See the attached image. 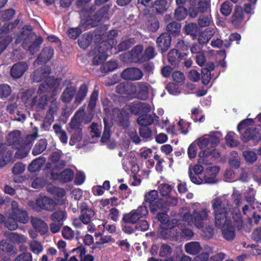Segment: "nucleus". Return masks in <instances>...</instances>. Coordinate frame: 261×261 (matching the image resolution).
Listing matches in <instances>:
<instances>
[{"instance_id":"36","label":"nucleus","mask_w":261,"mask_h":261,"mask_svg":"<svg viewBox=\"0 0 261 261\" xmlns=\"http://www.w3.org/2000/svg\"><path fill=\"white\" fill-rule=\"evenodd\" d=\"M77 252L79 254L80 261H94V257L91 255L86 254V249L84 246H80L77 249Z\"/></svg>"},{"instance_id":"11","label":"nucleus","mask_w":261,"mask_h":261,"mask_svg":"<svg viewBox=\"0 0 261 261\" xmlns=\"http://www.w3.org/2000/svg\"><path fill=\"white\" fill-rule=\"evenodd\" d=\"M28 69V65L24 62H18L11 67V76L15 79L21 77Z\"/></svg>"},{"instance_id":"47","label":"nucleus","mask_w":261,"mask_h":261,"mask_svg":"<svg viewBox=\"0 0 261 261\" xmlns=\"http://www.w3.org/2000/svg\"><path fill=\"white\" fill-rule=\"evenodd\" d=\"M18 221H16L13 218V217L10 215L9 216L7 219V220L5 222V226L10 230H16L18 227Z\"/></svg>"},{"instance_id":"6","label":"nucleus","mask_w":261,"mask_h":261,"mask_svg":"<svg viewBox=\"0 0 261 261\" xmlns=\"http://www.w3.org/2000/svg\"><path fill=\"white\" fill-rule=\"evenodd\" d=\"M12 213L11 215L18 222L26 224L29 221V216L27 213L19 208L18 203L15 201L11 202Z\"/></svg>"},{"instance_id":"57","label":"nucleus","mask_w":261,"mask_h":261,"mask_svg":"<svg viewBox=\"0 0 261 261\" xmlns=\"http://www.w3.org/2000/svg\"><path fill=\"white\" fill-rule=\"evenodd\" d=\"M144 61H146L154 57L155 53L154 48L152 46H149L144 51Z\"/></svg>"},{"instance_id":"25","label":"nucleus","mask_w":261,"mask_h":261,"mask_svg":"<svg viewBox=\"0 0 261 261\" xmlns=\"http://www.w3.org/2000/svg\"><path fill=\"white\" fill-rule=\"evenodd\" d=\"M76 88L73 86L67 87L62 92L61 99L65 103L69 102L76 93Z\"/></svg>"},{"instance_id":"12","label":"nucleus","mask_w":261,"mask_h":261,"mask_svg":"<svg viewBox=\"0 0 261 261\" xmlns=\"http://www.w3.org/2000/svg\"><path fill=\"white\" fill-rule=\"evenodd\" d=\"M112 114L114 119L118 121L121 126L124 128L128 127L129 125L128 113L115 108L113 110Z\"/></svg>"},{"instance_id":"59","label":"nucleus","mask_w":261,"mask_h":261,"mask_svg":"<svg viewBox=\"0 0 261 261\" xmlns=\"http://www.w3.org/2000/svg\"><path fill=\"white\" fill-rule=\"evenodd\" d=\"M225 139L227 145L230 147L236 146L238 145V141L236 139V135L234 133L232 132L228 133Z\"/></svg>"},{"instance_id":"22","label":"nucleus","mask_w":261,"mask_h":261,"mask_svg":"<svg viewBox=\"0 0 261 261\" xmlns=\"http://www.w3.org/2000/svg\"><path fill=\"white\" fill-rule=\"evenodd\" d=\"M219 169L217 166L212 167L205 171L204 181L205 183L213 184L217 181L216 177L219 172Z\"/></svg>"},{"instance_id":"38","label":"nucleus","mask_w":261,"mask_h":261,"mask_svg":"<svg viewBox=\"0 0 261 261\" xmlns=\"http://www.w3.org/2000/svg\"><path fill=\"white\" fill-rule=\"evenodd\" d=\"M180 25L176 22H173L168 24L167 26V31L168 34L172 35H177L180 31Z\"/></svg>"},{"instance_id":"8","label":"nucleus","mask_w":261,"mask_h":261,"mask_svg":"<svg viewBox=\"0 0 261 261\" xmlns=\"http://www.w3.org/2000/svg\"><path fill=\"white\" fill-rule=\"evenodd\" d=\"M51 175L53 179L66 183L71 181L73 179L74 172L70 169H66L60 173L54 171L51 173Z\"/></svg>"},{"instance_id":"37","label":"nucleus","mask_w":261,"mask_h":261,"mask_svg":"<svg viewBox=\"0 0 261 261\" xmlns=\"http://www.w3.org/2000/svg\"><path fill=\"white\" fill-rule=\"evenodd\" d=\"M213 36V33L209 30L206 29L202 32L199 35L198 41L200 45H203L208 42Z\"/></svg>"},{"instance_id":"56","label":"nucleus","mask_w":261,"mask_h":261,"mask_svg":"<svg viewBox=\"0 0 261 261\" xmlns=\"http://www.w3.org/2000/svg\"><path fill=\"white\" fill-rule=\"evenodd\" d=\"M167 3L164 0H160L156 1L154 4L153 7L157 12L162 13L165 11L166 9Z\"/></svg>"},{"instance_id":"51","label":"nucleus","mask_w":261,"mask_h":261,"mask_svg":"<svg viewBox=\"0 0 261 261\" xmlns=\"http://www.w3.org/2000/svg\"><path fill=\"white\" fill-rule=\"evenodd\" d=\"M73 117L81 122L82 124L83 123L86 124L90 121V120L89 121H85V112L84 108H81L77 110Z\"/></svg>"},{"instance_id":"26","label":"nucleus","mask_w":261,"mask_h":261,"mask_svg":"<svg viewBox=\"0 0 261 261\" xmlns=\"http://www.w3.org/2000/svg\"><path fill=\"white\" fill-rule=\"evenodd\" d=\"M181 231H176L175 237V240H181L182 239L189 240L191 239L194 236V232L193 231L188 228H181Z\"/></svg>"},{"instance_id":"3","label":"nucleus","mask_w":261,"mask_h":261,"mask_svg":"<svg viewBox=\"0 0 261 261\" xmlns=\"http://www.w3.org/2000/svg\"><path fill=\"white\" fill-rule=\"evenodd\" d=\"M23 32L20 36H17L15 39V43L19 44L23 40L22 44L23 47L30 51L32 54H34L38 50L39 45L42 43L43 40L41 37H39L33 43H32L30 41L31 36L29 34L32 30L31 27L26 26L23 28Z\"/></svg>"},{"instance_id":"43","label":"nucleus","mask_w":261,"mask_h":261,"mask_svg":"<svg viewBox=\"0 0 261 261\" xmlns=\"http://www.w3.org/2000/svg\"><path fill=\"white\" fill-rule=\"evenodd\" d=\"M111 242H114V240L111 236H102L95 243L94 248L100 247L101 245Z\"/></svg>"},{"instance_id":"52","label":"nucleus","mask_w":261,"mask_h":261,"mask_svg":"<svg viewBox=\"0 0 261 261\" xmlns=\"http://www.w3.org/2000/svg\"><path fill=\"white\" fill-rule=\"evenodd\" d=\"M211 15H201L198 18V24L201 27H205L210 25L212 22Z\"/></svg>"},{"instance_id":"45","label":"nucleus","mask_w":261,"mask_h":261,"mask_svg":"<svg viewBox=\"0 0 261 261\" xmlns=\"http://www.w3.org/2000/svg\"><path fill=\"white\" fill-rule=\"evenodd\" d=\"M10 86L6 84H0V98H5L8 97L11 93Z\"/></svg>"},{"instance_id":"33","label":"nucleus","mask_w":261,"mask_h":261,"mask_svg":"<svg viewBox=\"0 0 261 261\" xmlns=\"http://www.w3.org/2000/svg\"><path fill=\"white\" fill-rule=\"evenodd\" d=\"M16 148L17 150L15 153V156L17 159H22L25 157L30 150V145L19 144V145L16 146Z\"/></svg>"},{"instance_id":"35","label":"nucleus","mask_w":261,"mask_h":261,"mask_svg":"<svg viewBox=\"0 0 261 261\" xmlns=\"http://www.w3.org/2000/svg\"><path fill=\"white\" fill-rule=\"evenodd\" d=\"M29 245L30 250L34 254H39L43 250L42 245L39 242L36 240L30 241Z\"/></svg>"},{"instance_id":"28","label":"nucleus","mask_w":261,"mask_h":261,"mask_svg":"<svg viewBox=\"0 0 261 261\" xmlns=\"http://www.w3.org/2000/svg\"><path fill=\"white\" fill-rule=\"evenodd\" d=\"M46 160L44 158L39 157L34 160L28 167V169L30 172H34L40 170L44 165Z\"/></svg>"},{"instance_id":"32","label":"nucleus","mask_w":261,"mask_h":261,"mask_svg":"<svg viewBox=\"0 0 261 261\" xmlns=\"http://www.w3.org/2000/svg\"><path fill=\"white\" fill-rule=\"evenodd\" d=\"M181 54L176 49H172L168 53L169 62L172 65H176L181 59Z\"/></svg>"},{"instance_id":"17","label":"nucleus","mask_w":261,"mask_h":261,"mask_svg":"<svg viewBox=\"0 0 261 261\" xmlns=\"http://www.w3.org/2000/svg\"><path fill=\"white\" fill-rule=\"evenodd\" d=\"M47 98L46 95L34 97L31 102V107L37 111L44 109L47 103Z\"/></svg>"},{"instance_id":"4","label":"nucleus","mask_w":261,"mask_h":261,"mask_svg":"<svg viewBox=\"0 0 261 261\" xmlns=\"http://www.w3.org/2000/svg\"><path fill=\"white\" fill-rule=\"evenodd\" d=\"M148 214L146 206H140L137 209L131 211L129 213L124 215L123 220L126 223L135 224L141 218L145 217Z\"/></svg>"},{"instance_id":"42","label":"nucleus","mask_w":261,"mask_h":261,"mask_svg":"<svg viewBox=\"0 0 261 261\" xmlns=\"http://www.w3.org/2000/svg\"><path fill=\"white\" fill-rule=\"evenodd\" d=\"M184 30L187 34L195 37L198 31V28L196 23H190L184 27Z\"/></svg>"},{"instance_id":"13","label":"nucleus","mask_w":261,"mask_h":261,"mask_svg":"<svg viewBox=\"0 0 261 261\" xmlns=\"http://www.w3.org/2000/svg\"><path fill=\"white\" fill-rule=\"evenodd\" d=\"M36 203L41 208L50 212L57 205V203L53 199L46 196L38 198L36 200Z\"/></svg>"},{"instance_id":"14","label":"nucleus","mask_w":261,"mask_h":261,"mask_svg":"<svg viewBox=\"0 0 261 261\" xmlns=\"http://www.w3.org/2000/svg\"><path fill=\"white\" fill-rule=\"evenodd\" d=\"M50 69L46 65L40 68L36 69L32 74V78L34 82H40L47 78L50 74Z\"/></svg>"},{"instance_id":"60","label":"nucleus","mask_w":261,"mask_h":261,"mask_svg":"<svg viewBox=\"0 0 261 261\" xmlns=\"http://www.w3.org/2000/svg\"><path fill=\"white\" fill-rule=\"evenodd\" d=\"M128 135L132 141L135 144H139L141 142V139L138 136L137 131L134 128H130L128 132Z\"/></svg>"},{"instance_id":"2","label":"nucleus","mask_w":261,"mask_h":261,"mask_svg":"<svg viewBox=\"0 0 261 261\" xmlns=\"http://www.w3.org/2000/svg\"><path fill=\"white\" fill-rule=\"evenodd\" d=\"M184 212L182 217V221L189 225H194L198 228H202L204 226V222L208 221L211 219L210 211L207 208H194L192 213L186 211L187 208L181 209Z\"/></svg>"},{"instance_id":"44","label":"nucleus","mask_w":261,"mask_h":261,"mask_svg":"<svg viewBox=\"0 0 261 261\" xmlns=\"http://www.w3.org/2000/svg\"><path fill=\"white\" fill-rule=\"evenodd\" d=\"M35 91L33 89H29L23 92L22 95V101L28 106L31 107V102L33 97Z\"/></svg>"},{"instance_id":"5","label":"nucleus","mask_w":261,"mask_h":261,"mask_svg":"<svg viewBox=\"0 0 261 261\" xmlns=\"http://www.w3.org/2000/svg\"><path fill=\"white\" fill-rule=\"evenodd\" d=\"M176 226H177L178 227H179L178 221L176 219L171 220V221L168 222V224L160 225L159 230L160 236L165 239L172 237L174 240H175L174 236L176 231H177V229H176Z\"/></svg>"},{"instance_id":"27","label":"nucleus","mask_w":261,"mask_h":261,"mask_svg":"<svg viewBox=\"0 0 261 261\" xmlns=\"http://www.w3.org/2000/svg\"><path fill=\"white\" fill-rule=\"evenodd\" d=\"M155 118V115L145 114L140 116L137 121L139 125L142 126H146L152 124Z\"/></svg>"},{"instance_id":"30","label":"nucleus","mask_w":261,"mask_h":261,"mask_svg":"<svg viewBox=\"0 0 261 261\" xmlns=\"http://www.w3.org/2000/svg\"><path fill=\"white\" fill-rule=\"evenodd\" d=\"M88 92V87L85 85H82L76 94L74 102L75 105H80L85 99Z\"/></svg>"},{"instance_id":"53","label":"nucleus","mask_w":261,"mask_h":261,"mask_svg":"<svg viewBox=\"0 0 261 261\" xmlns=\"http://www.w3.org/2000/svg\"><path fill=\"white\" fill-rule=\"evenodd\" d=\"M0 250L5 253H11L14 251L15 247L6 241L3 240L0 245Z\"/></svg>"},{"instance_id":"64","label":"nucleus","mask_w":261,"mask_h":261,"mask_svg":"<svg viewBox=\"0 0 261 261\" xmlns=\"http://www.w3.org/2000/svg\"><path fill=\"white\" fill-rule=\"evenodd\" d=\"M160 192L162 196H168L172 190V187L167 184H162L159 186Z\"/></svg>"},{"instance_id":"46","label":"nucleus","mask_w":261,"mask_h":261,"mask_svg":"<svg viewBox=\"0 0 261 261\" xmlns=\"http://www.w3.org/2000/svg\"><path fill=\"white\" fill-rule=\"evenodd\" d=\"M12 261H33V255L30 252L24 251L17 255Z\"/></svg>"},{"instance_id":"48","label":"nucleus","mask_w":261,"mask_h":261,"mask_svg":"<svg viewBox=\"0 0 261 261\" xmlns=\"http://www.w3.org/2000/svg\"><path fill=\"white\" fill-rule=\"evenodd\" d=\"M103 122L105 123V128L103 132L101 141L102 142H106L110 137V127L111 125L108 124L105 118L103 119Z\"/></svg>"},{"instance_id":"23","label":"nucleus","mask_w":261,"mask_h":261,"mask_svg":"<svg viewBox=\"0 0 261 261\" xmlns=\"http://www.w3.org/2000/svg\"><path fill=\"white\" fill-rule=\"evenodd\" d=\"M53 55V48L49 46L46 47L42 49L37 60L35 61L34 64H36L39 61L46 62L51 59Z\"/></svg>"},{"instance_id":"9","label":"nucleus","mask_w":261,"mask_h":261,"mask_svg":"<svg viewBox=\"0 0 261 261\" xmlns=\"http://www.w3.org/2000/svg\"><path fill=\"white\" fill-rule=\"evenodd\" d=\"M143 75L142 71L137 68H130L124 70L121 73L123 79L127 80L137 81Z\"/></svg>"},{"instance_id":"55","label":"nucleus","mask_w":261,"mask_h":261,"mask_svg":"<svg viewBox=\"0 0 261 261\" xmlns=\"http://www.w3.org/2000/svg\"><path fill=\"white\" fill-rule=\"evenodd\" d=\"M173 80L179 84H182L185 80L184 73L179 71H175L172 74Z\"/></svg>"},{"instance_id":"49","label":"nucleus","mask_w":261,"mask_h":261,"mask_svg":"<svg viewBox=\"0 0 261 261\" xmlns=\"http://www.w3.org/2000/svg\"><path fill=\"white\" fill-rule=\"evenodd\" d=\"M243 156L246 162L252 163L257 160V155L254 151L246 150L243 152Z\"/></svg>"},{"instance_id":"15","label":"nucleus","mask_w":261,"mask_h":261,"mask_svg":"<svg viewBox=\"0 0 261 261\" xmlns=\"http://www.w3.org/2000/svg\"><path fill=\"white\" fill-rule=\"evenodd\" d=\"M244 15L242 8L239 5L236 6L234 12L231 17V22L236 27L240 26L244 20Z\"/></svg>"},{"instance_id":"31","label":"nucleus","mask_w":261,"mask_h":261,"mask_svg":"<svg viewBox=\"0 0 261 261\" xmlns=\"http://www.w3.org/2000/svg\"><path fill=\"white\" fill-rule=\"evenodd\" d=\"M20 132L18 130L10 133L7 136V142L9 145L17 146L19 145Z\"/></svg>"},{"instance_id":"20","label":"nucleus","mask_w":261,"mask_h":261,"mask_svg":"<svg viewBox=\"0 0 261 261\" xmlns=\"http://www.w3.org/2000/svg\"><path fill=\"white\" fill-rule=\"evenodd\" d=\"M94 215L95 212L92 208L85 205L82 206L80 219L84 224H89Z\"/></svg>"},{"instance_id":"63","label":"nucleus","mask_w":261,"mask_h":261,"mask_svg":"<svg viewBox=\"0 0 261 261\" xmlns=\"http://www.w3.org/2000/svg\"><path fill=\"white\" fill-rule=\"evenodd\" d=\"M62 233L63 238L67 240H71L74 236L73 231L68 226L63 227Z\"/></svg>"},{"instance_id":"62","label":"nucleus","mask_w":261,"mask_h":261,"mask_svg":"<svg viewBox=\"0 0 261 261\" xmlns=\"http://www.w3.org/2000/svg\"><path fill=\"white\" fill-rule=\"evenodd\" d=\"M117 67V63L115 61H111L106 63L102 65V71L107 72L112 71L116 69Z\"/></svg>"},{"instance_id":"34","label":"nucleus","mask_w":261,"mask_h":261,"mask_svg":"<svg viewBox=\"0 0 261 261\" xmlns=\"http://www.w3.org/2000/svg\"><path fill=\"white\" fill-rule=\"evenodd\" d=\"M47 141L45 139H41L35 145L32 153L37 155L42 152L46 148Z\"/></svg>"},{"instance_id":"29","label":"nucleus","mask_w":261,"mask_h":261,"mask_svg":"<svg viewBox=\"0 0 261 261\" xmlns=\"http://www.w3.org/2000/svg\"><path fill=\"white\" fill-rule=\"evenodd\" d=\"M185 248L186 252L191 255L196 254L201 250L200 244L197 242H191L186 244Z\"/></svg>"},{"instance_id":"7","label":"nucleus","mask_w":261,"mask_h":261,"mask_svg":"<svg viewBox=\"0 0 261 261\" xmlns=\"http://www.w3.org/2000/svg\"><path fill=\"white\" fill-rule=\"evenodd\" d=\"M131 90L137 94L138 97L142 100H146L149 97L150 86L149 84L143 83H137L136 85L130 86Z\"/></svg>"},{"instance_id":"58","label":"nucleus","mask_w":261,"mask_h":261,"mask_svg":"<svg viewBox=\"0 0 261 261\" xmlns=\"http://www.w3.org/2000/svg\"><path fill=\"white\" fill-rule=\"evenodd\" d=\"M174 15L176 19L182 20L187 16V11L184 7L179 6V7L175 11Z\"/></svg>"},{"instance_id":"24","label":"nucleus","mask_w":261,"mask_h":261,"mask_svg":"<svg viewBox=\"0 0 261 261\" xmlns=\"http://www.w3.org/2000/svg\"><path fill=\"white\" fill-rule=\"evenodd\" d=\"M145 201L149 203L152 211H156L153 208L154 205H157L158 202V192L156 190H152L145 195Z\"/></svg>"},{"instance_id":"18","label":"nucleus","mask_w":261,"mask_h":261,"mask_svg":"<svg viewBox=\"0 0 261 261\" xmlns=\"http://www.w3.org/2000/svg\"><path fill=\"white\" fill-rule=\"evenodd\" d=\"M130 60L134 62H144L143 47L139 45L134 47L129 53Z\"/></svg>"},{"instance_id":"1","label":"nucleus","mask_w":261,"mask_h":261,"mask_svg":"<svg viewBox=\"0 0 261 261\" xmlns=\"http://www.w3.org/2000/svg\"><path fill=\"white\" fill-rule=\"evenodd\" d=\"M212 207L216 226L222 228V235L226 240H232L236 236L234 228L227 220V217L231 212L230 198L224 195L215 198L212 202Z\"/></svg>"},{"instance_id":"54","label":"nucleus","mask_w":261,"mask_h":261,"mask_svg":"<svg viewBox=\"0 0 261 261\" xmlns=\"http://www.w3.org/2000/svg\"><path fill=\"white\" fill-rule=\"evenodd\" d=\"M232 6L228 2H225L221 4V13L224 16L229 15L232 11Z\"/></svg>"},{"instance_id":"21","label":"nucleus","mask_w":261,"mask_h":261,"mask_svg":"<svg viewBox=\"0 0 261 261\" xmlns=\"http://www.w3.org/2000/svg\"><path fill=\"white\" fill-rule=\"evenodd\" d=\"M158 47L163 51L167 50L171 44V37L167 33L161 34L156 40Z\"/></svg>"},{"instance_id":"61","label":"nucleus","mask_w":261,"mask_h":261,"mask_svg":"<svg viewBox=\"0 0 261 261\" xmlns=\"http://www.w3.org/2000/svg\"><path fill=\"white\" fill-rule=\"evenodd\" d=\"M172 249L167 244H163L160 248L159 255L161 257H165L171 254Z\"/></svg>"},{"instance_id":"41","label":"nucleus","mask_w":261,"mask_h":261,"mask_svg":"<svg viewBox=\"0 0 261 261\" xmlns=\"http://www.w3.org/2000/svg\"><path fill=\"white\" fill-rule=\"evenodd\" d=\"M57 98V96L56 94H52L50 96V100L51 103L47 111V112L54 115L57 113L59 107V103L56 101Z\"/></svg>"},{"instance_id":"40","label":"nucleus","mask_w":261,"mask_h":261,"mask_svg":"<svg viewBox=\"0 0 261 261\" xmlns=\"http://www.w3.org/2000/svg\"><path fill=\"white\" fill-rule=\"evenodd\" d=\"M66 218V213L61 210H57L50 215V219L54 222H60L63 221Z\"/></svg>"},{"instance_id":"16","label":"nucleus","mask_w":261,"mask_h":261,"mask_svg":"<svg viewBox=\"0 0 261 261\" xmlns=\"http://www.w3.org/2000/svg\"><path fill=\"white\" fill-rule=\"evenodd\" d=\"M104 44L102 43L100 46L95 48L93 51V64L95 65H99L102 63L107 58L108 55L103 49H100L103 46Z\"/></svg>"},{"instance_id":"39","label":"nucleus","mask_w":261,"mask_h":261,"mask_svg":"<svg viewBox=\"0 0 261 261\" xmlns=\"http://www.w3.org/2000/svg\"><path fill=\"white\" fill-rule=\"evenodd\" d=\"M83 134L82 129H78V130H74L72 133L69 141V144L73 146L80 143L82 140Z\"/></svg>"},{"instance_id":"50","label":"nucleus","mask_w":261,"mask_h":261,"mask_svg":"<svg viewBox=\"0 0 261 261\" xmlns=\"http://www.w3.org/2000/svg\"><path fill=\"white\" fill-rule=\"evenodd\" d=\"M196 143L201 149L211 148L207 136H204L199 138L196 140Z\"/></svg>"},{"instance_id":"19","label":"nucleus","mask_w":261,"mask_h":261,"mask_svg":"<svg viewBox=\"0 0 261 261\" xmlns=\"http://www.w3.org/2000/svg\"><path fill=\"white\" fill-rule=\"evenodd\" d=\"M31 222L35 230L41 234H44L47 232L48 226L42 220L37 217H32Z\"/></svg>"},{"instance_id":"10","label":"nucleus","mask_w":261,"mask_h":261,"mask_svg":"<svg viewBox=\"0 0 261 261\" xmlns=\"http://www.w3.org/2000/svg\"><path fill=\"white\" fill-rule=\"evenodd\" d=\"M7 238L15 244H23L28 240L27 236L18 233L17 232H10L7 235ZM28 248L23 245H21L19 247L20 251H27Z\"/></svg>"}]
</instances>
